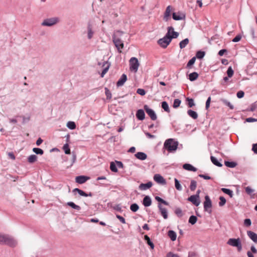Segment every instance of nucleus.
Instances as JSON below:
<instances>
[{
  "label": "nucleus",
  "mask_w": 257,
  "mask_h": 257,
  "mask_svg": "<svg viewBox=\"0 0 257 257\" xmlns=\"http://www.w3.org/2000/svg\"><path fill=\"white\" fill-rule=\"evenodd\" d=\"M139 209V205L136 203L132 204L130 206V209L133 212H136Z\"/></svg>",
  "instance_id": "36"
},
{
  "label": "nucleus",
  "mask_w": 257,
  "mask_h": 257,
  "mask_svg": "<svg viewBox=\"0 0 257 257\" xmlns=\"http://www.w3.org/2000/svg\"><path fill=\"white\" fill-rule=\"evenodd\" d=\"M143 204L145 207H148L151 205L152 200L151 198L148 196H145L143 199Z\"/></svg>",
  "instance_id": "19"
},
{
  "label": "nucleus",
  "mask_w": 257,
  "mask_h": 257,
  "mask_svg": "<svg viewBox=\"0 0 257 257\" xmlns=\"http://www.w3.org/2000/svg\"><path fill=\"white\" fill-rule=\"evenodd\" d=\"M135 157L141 160H145L147 158V155L143 152H138L135 154Z\"/></svg>",
  "instance_id": "23"
},
{
  "label": "nucleus",
  "mask_w": 257,
  "mask_h": 257,
  "mask_svg": "<svg viewBox=\"0 0 257 257\" xmlns=\"http://www.w3.org/2000/svg\"><path fill=\"white\" fill-rule=\"evenodd\" d=\"M162 107L164 109V110L167 112H170V108L169 105L167 102L163 101L162 102Z\"/></svg>",
  "instance_id": "33"
},
{
  "label": "nucleus",
  "mask_w": 257,
  "mask_h": 257,
  "mask_svg": "<svg viewBox=\"0 0 257 257\" xmlns=\"http://www.w3.org/2000/svg\"><path fill=\"white\" fill-rule=\"evenodd\" d=\"M189 39L186 38L180 42L179 46L181 49L185 48L186 45L189 43Z\"/></svg>",
  "instance_id": "28"
},
{
  "label": "nucleus",
  "mask_w": 257,
  "mask_h": 257,
  "mask_svg": "<svg viewBox=\"0 0 257 257\" xmlns=\"http://www.w3.org/2000/svg\"><path fill=\"white\" fill-rule=\"evenodd\" d=\"M93 32L92 30V28L90 25L88 27V37L89 39H91L93 36Z\"/></svg>",
  "instance_id": "48"
},
{
  "label": "nucleus",
  "mask_w": 257,
  "mask_h": 257,
  "mask_svg": "<svg viewBox=\"0 0 257 257\" xmlns=\"http://www.w3.org/2000/svg\"><path fill=\"white\" fill-rule=\"evenodd\" d=\"M211 102V97H209L206 100L205 107L206 109H208L210 106V103Z\"/></svg>",
  "instance_id": "61"
},
{
  "label": "nucleus",
  "mask_w": 257,
  "mask_h": 257,
  "mask_svg": "<svg viewBox=\"0 0 257 257\" xmlns=\"http://www.w3.org/2000/svg\"><path fill=\"white\" fill-rule=\"evenodd\" d=\"M105 94L107 97V99H110L111 97V94L110 91L107 88H105Z\"/></svg>",
  "instance_id": "55"
},
{
  "label": "nucleus",
  "mask_w": 257,
  "mask_h": 257,
  "mask_svg": "<svg viewBox=\"0 0 257 257\" xmlns=\"http://www.w3.org/2000/svg\"><path fill=\"white\" fill-rule=\"evenodd\" d=\"M197 220V217L194 215H192L189 219V222L191 224H194L196 222Z\"/></svg>",
  "instance_id": "38"
},
{
  "label": "nucleus",
  "mask_w": 257,
  "mask_h": 257,
  "mask_svg": "<svg viewBox=\"0 0 257 257\" xmlns=\"http://www.w3.org/2000/svg\"><path fill=\"white\" fill-rule=\"evenodd\" d=\"M188 257H198V256L195 252H190Z\"/></svg>",
  "instance_id": "63"
},
{
  "label": "nucleus",
  "mask_w": 257,
  "mask_h": 257,
  "mask_svg": "<svg viewBox=\"0 0 257 257\" xmlns=\"http://www.w3.org/2000/svg\"><path fill=\"white\" fill-rule=\"evenodd\" d=\"M158 207L164 218L167 219L168 218V213L167 209L163 207L161 204L159 205Z\"/></svg>",
  "instance_id": "18"
},
{
  "label": "nucleus",
  "mask_w": 257,
  "mask_h": 257,
  "mask_svg": "<svg viewBox=\"0 0 257 257\" xmlns=\"http://www.w3.org/2000/svg\"><path fill=\"white\" fill-rule=\"evenodd\" d=\"M174 181H175V188H176V189L179 191L182 190V187L179 183V181L176 178L175 179Z\"/></svg>",
  "instance_id": "42"
},
{
  "label": "nucleus",
  "mask_w": 257,
  "mask_h": 257,
  "mask_svg": "<svg viewBox=\"0 0 257 257\" xmlns=\"http://www.w3.org/2000/svg\"><path fill=\"white\" fill-rule=\"evenodd\" d=\"M73 191L77 192L80 195L82 196L87 197L88 196V195L87 194H86L85 192H84L83 191H82L79 189H78V188L74 189Z\"/></svg>",
  "instance_id": "40"
},
{
  "label": "nucleus",
  "mask_w": 257,
  "mask_h": 257,
  "mask_svg": "<svg viewBox=\"0 0 257 257\" xmlns=\"http://www.w3.org/2000/svg\"><path fill=\"white\" fill-rule=\"evenodd\" d=\"M244 93L242 91H239L237 92L236 95L238 98H242L244 96Z\"/></svg>",
  "instance_id": "58"
},
{
  "label": "nucleus",
  "mask_w": 257,
  "mask_h": 257,
  "mask_svg": "<svg viewBox=\"0 0 257 257\" xmlns=\"http://www.w3.org/2000/svg\"><path fill=\"white\" fill-rule=\"evenodd\" d=\"M169 36V34H166L164 37L158 40V43L161 47L166 48L171 42V39Z\"/></svg>",
  "instance_id": "5"
},
{
  "label": "nucleus",
  "mask_w": 257,
  "mask_h": 257,
  "mask_svg": "<svg viewBox=\"0 0 257 257\" xmlns=\"http://www.w3.org/2000/svg\"><path fill=\"white\" fill-rule=\"evenodd\" d=\"M223 102L224 103V104L228 106L230 108V109H233L234 108L233 105L229 101L226 100H223Z\"/></svg>",
  "instance_id": "53"
},
{
  "label": "nucleus",
  "mask_w": 257,
  "mask_h": 257,
  "mask_svg": "<svg viewBox=\"0 0 257 257\" xmlns=\"http://www.w3.org/2000/svg\"><path fill=\"white\" fill-rule=\"evenodd\" d=\"M205 55V52L203 51H199L196 53V57L198 59H202L204 57Z\"/></svg>",
  "instance_id": "44"
},
{
  "label": "nucleus",
  "mask_w": 257,
  "mask_h": 257,
  "mask_svg": "<svg viewBox=\"0 0 257 257\" xmlns=\"http://www.w3.org/2000/svg\"><path fill=\"white\" fill-rule=\"evenodd\" d=\"M251 224V221L250 219H245L244 220V224L245 226H249Z\"/></svg>",
  "instance_id": "56"
},
{
  "label": "nucleus",
  "mask_w": 257,
  "mask_h": 257,
  "mask_svg": "<svg viewBox=\"0 0 257 257\" xmlns=\"http://www.w3.org/2000/svg\"><path fill=\"white\" fill-rule=\"evenodd\" d=\"M63 150L66 154H70V150L68 144H66L63 146Z\"/></svg>",
  "instance_id": "37"
},
{
  "label": "nucleus",
  "mask_w": 257,
  "mask_h": 257,
  "mask_svg": "<svg viewBox=\"0 0 257 257\" xmlns=\"http://www.w3.org/2000/svg\"><path fill=\"white\" fill-rule=\"evenodd\" d=\"M67 126L71 130H74L76 128L75 123L73 121H68L67 123Z\"/></svg>",
  "instance_id": "41"
},
{
  "label": "nucleus",
  "mask_w": 257,
  "mask_h": 257,
  "mask_svg": "<svg viewBox=\"0 0 257 257\" xmlns=\"http://www.w3.org/2000/svg\"><path fill=\"white\" fill-rule=\"evenodd\" d=\"M167 34H169V36L171 40H172L173 38H176L179 35L178 33L174 31V29L172 27H169L168 28V32Z\"/></svg>",
  "instance_id": "13"
},
{
  "label": "nucleus",
  "mask_w": 257,
  "mask_h": 257,
  "mask_svg": "<svg viewBox=\"0 0 257 257\" xmlns=\"http://www.w3.org/2000/svg\"><path fill=\"white\" fill-rule=\"evenodd\" d=\"M196 61V57H194L192 59H191L187 64V68H191V66L193 65Z\"/></svg>",
  "instance_id": "43"
},
{
  "label": "nucleus",
  "mask_w": 257,
  "mask_h": 257,
  "mask_svg": "<svg viewBox=\"0 0 257 257\" xmlns=\"http://www.w3.org/2000/svg\"><path fill=\"white\" fill-rule=\"evenodd\" d=\"M144 108L146 113L149 115L152 120H155L157 119V115L152 109L149 108L147 105H144Z\"/></svg>",
  "instance_id": "7"
},
{
  "label": "nucleus",
  "mask_w": 257,
  "mask_h": 257,
  "mask_svg": "<svg viewBox=\"0 0 257 257\" xmlns=\"http://www.w3.org/2000/svg\"><path fill=\"white\" fill-rule=\"evenodd\" d=\"M152 186V183L151 182H149L147 183H146V184H144V183H142L140 184V186H139V188L141 189V190H147L148 189H149L150 188H151Z\"/></svg>",
  "instance_id": "21"
},
{
  "label": "nucleus",
  "mask_w": 257,
  "mask_h": 257,
  "mask_svg": "<svg viewBox=\"0 0 257 257\" xmlns=\"http://www.w3.org/2000/svg\"><path fill=\"white\" fill-rule=\"evenodd\" d=\"M172 18L174 20H184L185 19L186 16L185 14L182 12L173 13Z\"/></svg>",
  "instance_id": "12"
},
{
  "label": "nucleus",
  "mask_w": 257,
  "mask_h": 257,
  "mask_svg": "<svg viewBox=\"0 0 257 257\" xmlns=\"http://www.w3.org/2000/svg\"><path fill=\"white\" fill-rule=\"evenodd\" d=\"M212 207L211 201L208 196L205 197V201L204 202V210L209 213L211 212V210H209Z\"/></svg>",
  "instance_id": "10"
},
{
  "label": "nucleus",
  "mask_w": 257,
  "mask_h": 257,
  "mask_svg": "<svg viewBox=\"0 0 257 257\" xmlns=\"http://www.w3.org/2000/svg\"><path fill=\"white\" fill-rule=\"evenodd\" d=\"M181 102V101L179 99H175L173 103V107L174 108H177L179 106L180 103Z\"/></svg>",
  "instance_id": "47"
},
{
  "label": "nucleus",
  "mask_w": 257,
  "mask_h": 257,
  "mask_svg": "<svg viewBox=\"0 0 257 257\" xmlns=\"http://www.w3.org/2000/svg\"><path fill=\"white\" fill-rule=\"evenodd\" d=\"M37 157L35 155L30 156L28 159V162L30 163H33L37 161Z\"/></svg>",
  "instance_id": "35"
},
{
  "label": "nucleus",
  "mask_w": 257,
  "mask_h": 257,
  "mask_svg": "<svg viewBox=\"0 0 257 257\" xmlns=\"http://www.w3.org/2000/svg\"><path fill=\"white\" fill-rule=\"evenodd\" d=\"M227 243L232 246L237 247L238 251H240L242 248L241 244L239 238H230L228 240Z\"/></svg>",
  "instance_id": "6"
},
{
  "label": "nucleus",
  "mask_w": 257,
  "mask_h": 257,
  "mask_svg": "<svg viewBox=\"0 0 257 257\" xmlns=\"http://www.w3.org/2000/svg\"><path fill=\"white\" fill-rule=\"evenodd\" d=\"M187 113L190 117H191L193 119H195L198 117V114L197 113V112L191 109L188 110L187 111Z\"/></svg>",
  "instance_id": "25"
},
{
  "label": "nucleus",
  "mask_w": 257,
  "mask_h": 257,
  "mask_svg": "<svg viewBox=\"0 0 257 257\" xmlns=\"http://www.w3.org/2000/svg\"><path fill=\"white\" fill-rule=\"evenodd\" d=\"M122 34V32L117 31L114 33L112 36L113 42L119 53H121V50L124 47L122 41L118 38V36H120Z\"/></svg>",
  "instance_id": "2"
},
{
  "label": "nucleus",
  "mask_w": 257,
  "mask_h": 257,
  "mask_svg": "<svg viewBox=\"0 0 257 257\" xmlns=\"http://www.w3.org/2000/svg\"><path fill=\"white\" fill-rule=\"evenodd\" d=\"M155 199L157 201H158V202H161L162 203H163L164 204H165L166 205H168L169 204L168 203L167 201H166L165 200H163L162 198H160L159 196H156L155 197Z\"/></svg>",
  "instance_id": "49"
},
{
  "label": "nucleus",
  "mask_w": 257,
  "mask_h": 257,
  "mask_svg": "<svg viewBox=\"0 0 257 257\" xmlns=\"http://www.w3.org/2000/svg\"><path fill=\"white\" fill-rule=\"evenodd\" d=\"M154 180L158 183L165 184L166 181L164 178L160 174H156L154 176Z\"/></svg>",
  "instance_id": "14"
},
{
  "label": "nucleus",
  "mask_w": 257,
  "mask_h": 257,
  "mask_svg": "<svg viewBox=\"0 0 257 257\" xmlns=\"http://www.w3.org/2000/svg\"><path fill=\"white\" fill-rule=\"evenodd\" d=\"M198 77V74L195 72L190 73L189 75V80L191 81L196 80Z\"/></svg>",
  "instance_id": "26"
},
{
  "label": "nucleus",
  "mask_w": 257,
  "mask_h": 257,
  "mask_svg": "<svg viewBox=\"0 0 257 257\" xmlns=\"http://www.w3.org/2000/svg\"><path fill=\"white\" fill-rule=\"evenodd\" d=\"M187 100L188 101V105L189 107H192L194 105V100L193 99L187 98Z\"/></svg>",
  "instance_id": "52"
},
{
  "label": "nucleus",
  "mask_w": 257,
  "mask_h": 257,
  "mask_svg": "<svg viewBox=\"0 0 257 257\" xmlns=\"http://www.w3.org/2000/svg\"><path fill=\"white\" fill-rule=\"evenodd\" d=\"M67 205L77 210H80L81 209V207L79 206L76 205L74 203L72 202H67Z\"/></svg>",
  "instance_id": "29"
},
{
  "label": "nucleus",
  "mask_w": 257,
  "mask_h": 257,
  "mask_svg": "<svg viewBox=\"0 0 257 257\" xmlns=\"http://www.w3.org/2000/svg\"><path fill=\"white\" fill-rule=\"evenodd\" d=\"M166 257H180L178 254H175L172 252L167 253Z\"/></svg>",
  "instance_id": "60"
},
{
  "label": "nucleus",
  "mask_w": 257,
  "mask_h": 257,
  "mask_svg": "<svg viewBox=\"0 0 257 257\" xmlns=\"http://www.w3.org/2000/svg\"><path fill=\"white\" fill-rule=\"evenodd\" d=\"M126 80H127L126 75L124 74H123L121 76V77L119 78V79L118 80V81L117 82V83H116L117 86L119 87V86H122L124 84V83H125V82L126 81Z\"/></svg>",
  "instance_id": "16"
},
{
  "label": "nucleus",
  "mask_w": 257,
  "mask_h": 257,
  "mask_svg": "<svg viewBox=\"0 0 257 257\" xmlns=\"http://www.w3.org/2000/svg\"><path fill=\"white\" fill-rule=\"evenodd\" d=\"M247 235L254 242H257V234L251 231H247Z\"/></svg>",
  "instance_id": "20"
},
{
  "label": "nucleus",
  "mask_w": 257,
  "mask_h": 257,
  "mask_svg": "<svg viewBox=\"0 0 257 257\" xmlns=\"http://www.w3.org/2000/svg\"><path fill=\"white\" fill-rule=\"evenodd\" d=\"M221 190L223 193L228 194L230 197H232L233 194L232 191H231V190L223 188L221 189Z\"/></svg>",
  "instance_id": "31"
},
{
  "label": "nucleus",
  "mask_w": 257,
  "mask_h": 257,
  "mask_svg": "<svg viewBox=\"0 0 257 257\" xmlns=\"http://www.w3.org/2000/svg\"><path fill=\"white\" fill-rule=\"evenodd\" d=\"M174 212L176 215L179 217H182L183 215V211L180 208H175Z\"/></svg>",
  "instance_id": "34"
},
{
  "label": "nucleus",
  "mask_w": 257,
  "mask_h": 257,
  "mask_svg": "<svg viewBox=\"0 0 257 257\" xmlns=\"http://www.w3.org/2000/svg\"><path fill=\"white\" fill-rule=\"evenodd\" d=\"M197 186V182L195 180H191L190 188L191 191H194Z\"/></svg>",
  "instance_id": "39"
},
{
  "label": "nucleus",
  "mask_w": 257,
  "mask_h": 257,
  "mask_svg": "<svg viewBox=\"0 0 257 257\" xmlns=\"http://www.w3.org/2000/svg\"><path fill=\"white\" fill-rule=\"evenodd\" d=\"M33 151L36 154L43 155L44 153L43 151L41 149L37 148H33Z\"/></svg>",
  "instance_id": "45"
},
{
  "label": "nucleus",
  "mask_w": 257,
  "mask_h": 257,
  "mask_svg": "<svg viewBox=\"0 0 257 257\" xmlns=\"http://www.w3.org/2000/svg\"><path fill=\"white\" fill-rule=\"evenodd\" d=\"M234 73V71L231 67H229L227 70V74L228 77H231Z\"/></svg>",
  "instance_id": "50"
},
{
  "label": "nucleus",
  "mask_w": 257,
  "mask_h": 257,
  "mask_svg": "<svg viewBox=\"0 0 257 257\" xmlns=\"http://www.w3.org/2000/svg\"><path fill=\"white\" fill-rule=\"evenodd\" d=\"M188 200L192 202L196 206H198L200 203L199 200V195L198 194H196L195 195H191L188 198Z\"/></svg>",
  "instance_id": "11"
},
{
  "label": "nucleus",
  "mask_w": 257,
  "mask_h": 257,
  "mask_svg": "<svg viewBox=\"0 0 257 257\" xmlns=\"http://www.w3.org/2000/svg\"><path fill=\"white\" fill-rule=\"evenodd\" d=\"M116 217H117V219H118L119 220V221L122 223L125 224L126 223L125 219L123 217H122L121 216L117 214L116 215Z\"/></svg>",
  "instance_id": "57"
},
{
  "label": "nucleus",
  "mask_w": 257,
  "mask_h": 257,
  "mask_svg": "<svg viewBox=\"0 0 257 257\" xmlns=\"http://www.w3.org/2000/svg\"><path fill=\"white\" fill-rule=\"evenodd\" d=\"M183 169L185 170L190 171H193L195 172L197 170V169L192 166L191 164H185L183 166Z\"/></svg>",
  "instance_id": "22"
},
{
  "label": "nucleus",
  "mask_w": 257,
  "mask_h": 257,
  "mask_svg": "<svg viewBox=\"0 0 257 257\" xmlns=\"http://www.w3.org/2000/svg\"><path fill=\"white\" fill-rule=\"evenodd\" d=\"M0 244L7 245L10 247H15L17 241L11 236L0 233Z\"/></svg>",
  "instance_id": "1"
},
{
  "label": "nucleus",
  "mask_w": 257,
  "mask_h": 257,
  "mask_svg": "<svg viewBox=\"0 0 257 257\" xmlns=\"http://www.w3.org/2000/svg\"><path fill=\"white\" fill-rule=\"evenodd\" d=\"M252 150L254 152L255 154H257V144L253 145Z\"/></svg>",
  "instance_id": "64"
},
{
  "label": "nucleus",
  "mask_w": 257,
  "mask_h": 257,
  "mask_svg": "<svg viewBox=\"0 0 257 257\" xmlns=\"http://www.w3.org/2000/svg\"><path fill=\"white\" fill-rule=\"evenodd\" d=\"M144 239L147 241V243H148V244L150 246L151 248L152 249H154V244L151 241L150 237L147 235H145L144 236Z\"/></svg>",
  "instance_id": "27"
},
{
  "label": "nucleus",
  "mask_w": 257,
  "mask_h": 257,
  "mask_svg": "<svg viewBox=\"0 0 257 257\" xmlns=\"http://www.w3.org/2000/svg\"><path fill=\"white\" fill-rule=\"evenodd\" d=\"M220 202H219V205L220 206H223L226 203V199L224 197L220 196L219 197Z\"/></svg>",
  "instance_id": "51"
},
{
  "label": "nucleus",
  "mask_w": 257,
  "mask_h": 257,
  "mask_svg": "<svg viewBox=\"0 0 257 257\" xmlns=\"http://www.w3.org/2000/svg\"><path fill=\"white\" fill-rule=\"evenodd\" d=\"M174 10V8L171 6H168L164 13L163 20L167 22L169 19H170L171 13Z\"/></svg>",
  "instance_id": "9"
},
{
  "label": "nucleus",
  "mask_w": 257,
  "mask_h": 257,
  "mask_svg": "<svg viewBox=\"0 0 257 257\" xmlns=\"http://www.w3.org/2000/svg\"><path fill=\"white\" fill-rule=\"evenodd\" d=\"M136 116L139 120H144L145 117V114L144 110L143 109H139L137 112Z\"/></svg>",
  "instance_id": "17"
},
{
  "label": "nucleus",
  "mask_w": 257,
  "mask_h": 257,
  "mask_svg": "<svg viewBox=\"0 0 257 257\" xmlns=\"http://www.w3.org/2000/svg\"><path fill=\"white\" fill-rule=\"evenodd\" d=\"M110 169L111 171L113 172H117L118 171L116 165L113 162H111L110 165Z\"/></svg>",
  "instance_id": "46"
},
{
  "label": "nucleus",
  "mask_w": 257,
  "mask_h": 257,
  "mask_svg": "<svg viewBox=\"0 0 257 257\" xmlns=\"http://www.w3.org/2000/svg\"><path fill=\"white\" fill-rule=\"evenodd\" d=\"M245 191L248 194L250 195L253 193V190L250 187H246L245 188Z\"/></svg>",
  "instance_id": "59"
},
{
  "label": "nucleus",
  "mask_w": 257,
  "mask_h": 257,
  "mask_svg": "<svg viewBox=\"0 0 257 257\" xmlns=\"http://www.w3.org/2000/svg\"><path fill=\"white\" fill-rule=\"evenodd\" d=\"M178 146V142L175 141L173 139L167 140L164 145V148L170 152L176 151Z\"/></svg>",
  "instance_id": "3"
},
{
  "label": "nucleus",
  "mask_w": 257,
  "mask_h": 257,
  "mask_svg": "<svg viewBox=\"0 0 257 257\" xmlns=\"http://www.w3.org/2000/svg\"><path fill=\"white\" fill-rule=\"evenodd\" d=\"M58 22L57 18H52L45 20L42 25L45 26H52Z\"/></svg>",
  "instance_id": "8"
},
{
  "label": "nucleus",
  "mask_w": 257,
  "mask_h": 257,
  "mask_svg": "<svg viewBox=\"0 0 257 257\" xmlns=\"http://www.w3.org/2000/svg\"><path fill=\"white\" fill-rule=\"evenodd\" d=\"M89 179V177L84 176H79L76 177L75 181L79 184H83L84 183Z\"/></svg>",
  "instance_id": "15"
},
{
  "label": "nucleus",
  "mask_w": 257,
  "mask_h": 257,
  "mask_svg": "<svg viewBox=\"0 0 257 257\" xmlns=\"http://www.w3.org/2000/svg\"><path fill=\"white\" fill-rule=\"evenodd\" d=\"M210 159L212 163L218 167H221L222 166V165L219 162H218L214 157L211 156Z\"/></svg>",
  "instance_id": "30"
},
{
  "label": "nucleus",
  "mask_w": 257,
  "mask_h": 257,
  "mask_svg": "<svg viewBox=\"0 0 257 257\" xmlns=\"http://www.w3.org/2000/svg\"><path fill=\"white\" fill-rule=\"evenodd\" d=\"M241 36L240 35H237L233 40V42H237L240 40Z\"/></svg>",
  "instance_id": "62"
},
{
  "label": "nucleus",
  "mask_w": 257,
  "mask_h": 257,
  "mask_svg": "<svg viewBox=\"0 0 257 257\" xmlns=\"http://www.w3.org/2000/svg\"><path fill=\"white\" fill-rule=\"evenodd\" d=\"M168 235L172 241H175L176 239V233L173 230H169L168 232Z\"/></svg>",
  "instance_id": "24"
},
{
  "label": "nucleus",
  "mask_w": 257,
  "mask_h": 257,
  "mask_svg": "<svg viewBox=\"0 0 257 257\" xmlns=\"http://www.w3.org/2000/svg\"><path fill=\"white\" fill-rule=\"evenodd\" d=\"M130 69L132 71L137 72L140 66L138 60L136 57H132L130 60Z\"/></svg>",
  "instance_id": "4"
},
{
  "label": "nucleus",
  "mask_w": 257,
  "mask_h": 257,
  "mask_svg": "<svg viewBox=\"0 0 257 257\" xmlns=\"http://www.w3.org/2000/svg\"><path fill=\"white\" fill-rule=\"evenodd\" d=\"M137 93L139 94L140 95L143 96L145 95L146 94V91L144 89L139 88L137 89Z\"/></svg>",
  "instance_id": "54"
},
{
  "label": "nucleus",
  "mask_w": 257,
  "mask_h": 257,
  "mask_svg": "<svg viewBox=\"0 0 257 257\" xmlns=\"http://www.w3.org/2000/svg\"><path fill=\"white\" fill-rule=\"evenodd\" d=\"M224 164L226 166L231 168H234L237 165V164L234 162L225 161Z\"/></svg>",
  "instance_id": "32"
}]
</instances>
